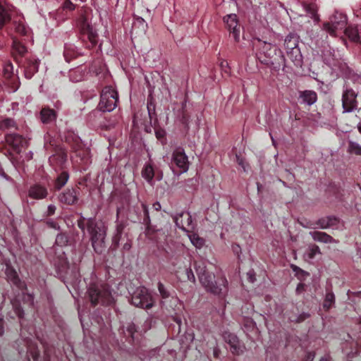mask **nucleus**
I'll use <instances>...</instances> for the list:
<instances>
[{
	"label": "nucleus",
	"mask_w": 361,
	"mask_h": 361,
	"mask_svg": "<svg viewBox=\"0 0 361 361\" xmlns=\"http://www.w3.org/2000/svg\"><path fill=\"white\" fill-rule=\"evenodd\" d=\"M88 293L92 304L108 305L113 302L111 293L105 286L94 284L90 287Z\"/></svg>",
	"instance_id": "nucleus-4"
},
{
	"label": "nucleus",
	"mask_w": 361,
	"mask_h": 361,
	"mask_svg": "<svg viewBox=\"0 0 361 361\" xmlns=\"http://www.w3.org/2000/svg\"><path fill=\"white\" fill-rule=\"evenodd\" d=\"M4 326H3V321L2 319H0V336H1L4 334Z\"/></svg>",
	"instance_id": "nucleus-50"
},
{
	"label": "nucleus",
	"mask_w": 361,
	"mask_h": 361,
	"mask_svg": "<svg viewBox=\"0 0 361 361\" xmlns=\"http://www.w3.org/2000/svg\"><path fill=\"white\" fill-rule=\"evenodd\" d=\"M147 110H148V114L151 117V115L152 114V111L154 110V105L151 102L148 103V104H147Z\"/></svg>",
	"instance_id": "nucleus-44"
},
{
	"label": "nucleus",
	"mask_w": 361,
	"mask_h": 361,
	"mask_svg": "<svg viewBox=\"0 0 361 361\" xmlns=\"http://www.w3.org/2000/svg\"><path fill=\"white\" fill-rule=\"evenodd\" d=\"M346 25V16L336 11L330 17L329 22L323 24V30L331 36H336L338 31L345 29Z\"/></svg>",
	"instance_id": "nucleus-6"
},
{
	"label": "nucleus",
	"mask_w": 361,
	"mask_h": 361,
	"mask_svg": "<svg viewBox=\"0 0 361 361\" xmlns=\"http://www.w3.org/2000/svg\"><path fill=\"white\" fill-rule=\"evenodd\" d=\"M13 54H18L20 56H23L26 51V47L16 39H13Z\"/></svg>",
	"instance_id": "nucleus-29"
},
{
	"label": "nucleus",
	"mask_w": 361,
	"mask_h": 361,
	"mask_svg": "<svg viewBox=\"0 0 361 361\" xmlns=\"http://www.w3.org/2000/svg\"><path fill=\"white\" fill-rule=\"evenodd\" d=\"M87 229L91 235L92 244L97 252H102L104 247L106 227L102 221L96 222L90 219L87 221Z\"/></svg>",
	"instance_id": "nucleus-1"
},
{
	"label": "nucleus",
	"mask_w": 361,
	"mask_h": 361,
	"mask_svg": "<svg viewBox=\"0 0 361 361\" xmlns=\"http://www.w3.org/2000/svg\"><path fill=\"white\" fill-rule=\"evenodd\" d=\"M256 46L258 49L257 56L262 62L267 63V59H271L276 54V48L270 43L258 40Z\"/></svg>",
	"instance_id": "nucleus-9"
},
{
	"label": "nucleus",
	"mask_w": 361,
	"mask_h": 361,
	"mask_svg": "<svg viewBox=\"0 0 361 361\" xmlns=\"http://www.w3.org/2000/svg\"><path fill=\"white\" fill-rule=\"evenodd\" d=\"M55 209H56V207L54 204H49V207H48V212H49V214H52L54 213L55 212Z\"/></svg>",
	"instance_id": "nucleus-46"
},
{
	"label": "nucleus",
	"mask_w": 361,
	"mask_h": 361,
	"mask_svg": "<svg viewBox=\"0 0 361 361\" xmlns=\"http://www.w3.org/2000/svg\"><path fill=\"white\" fill-rule=\"evenodd\" d=\"M320 254V250L317 245H310L305 253L304 254V258L305 260H311L315 257L316 255Z\"/></svg>",
	"instance_id": "nucleus-27"
},
{
	"label": "nucleus",
	"mask_w": 361,
	"mask_h": 361,
	"mask_svg": "<svg viewBox=\"0 0 361 361\" xmlns=\"http://www.w3.org/2000/svg\"><path fill=\"white\" fill-rule=\"evenodd\" d=\"M142 176L151 185H153V178L155 176L157 180H161L163 178L161 172L155 173L152 163H146L142 170Z\"/></svg>",
	"instance_id": "nucleus-14"
},
{
	"label": "nucleus",
	"mask_w": 361,
	"mask_h": 361,
	"mask_svg": "<svg viewBox=\"0 0 361 361\" xmlns=\"http://www.w3.org/2000/svg\"><path fill=\"white\" fill-rule=\"evenodd\" d=\"M334 302V294L331 293H328L326 295V298H325V300H324V302L323 304L324 308H325L326 310L329 309L332 306Z\"/></svg>",
	"instance_id": "nucleus-34"
},
{
	"label": "nucleus",
	"mask_w": 361,
	"mask_h": 361,
	"mask_svg": "<svg viewBox=\"0 0 361 361\" xmlns=\"http://www.w3.org/2000/svg\"><path fill=\"white\" fill-rule=\"evenodd\" d=\"M16 61L18 63H21V61H20L18 59H16Z\"/></svg>",
	"instance_id": "nucleus-61"
},
{
	"label": "nucleus",
	"mask_w": 361,
	"mask_h": 361,
	"mask_svg": "<svg viewBox=\"0 0 361 361\" xmlns=\"http://www.w3.org/2000/svg\"><path fill=\"white\" fill-rule=\"evenodd\" d=\"M222 283H223L224 286H225L226 281L225 279H222Z\"/></svg>",
	"instance_id": "nucleus-56"
},
{
	"label": "nucleus",
	"mask_w": 361,
	"mask_h": 361,
	"mask_svg": "<svg viewBox=\"0 0 361 361\" xmlns=\"http://www.w3.org/2000/svg\"><path fill=\"white\" fill-rule=\"evenodd\" d=\"M165 132L163 130L156 131V136L158 139H161L164 137Z\"/></svg>",
	"instance_id": "nucleus-43"
},
{
	"label": "nucleus",
	"mask_w": 361,
	"mask_h": 361,
	"mask_svg": "<svg viewBox=\"0 0 361 361\" xmlns=\"http://www.w3.org/2000/svg\"><path fill=\"white\" fill-rule=\"evenodd\" d=\"M358 130H359L360 133H361V123H360L358 125Z\"/></svg>",
	"instance_id": "nucleus-55"
},
{
	"label": "nucleus",
	"mask_w": 361,
	"mask_h": 361,
	"mask_svg": "<svg viewBox=\"0 0 361 361\" xmlns=\"http://www.w3.org/2000/svg\"><path fill=\"white\" fill-rule=\"evenodd\" d=\"M303 288V284L302 283H300L298 287H297V291L298 292H300L301 289Z\"/></svg>",
	"instance_id": "nucleus-53"
},
{
	"label": "nucleus",
	"mask_w": 361,
	"mask_h": 361,
	"mask_svg": "<svg viewBox=\"0 0 361 361\" xmlns=\"http://www.w3.org/2000/svg\"><path fill=\"white\" fill-rule=\"evenodd\" d=\"M300 98L304 104L312 105L316 102L317 96L314 91L305 90L300 93Z\"/></svg>",
	"instance_id": "nucleus-23"
},
{
	"label": "nucleus",
	"mask_w": 361,
	"mask_h": 361,
	"mask_svg": "<svg viewBox=\"0 0 361 361\" xmlns=\"http://www.w3.org/2000/svg\"><path fill=\"white\" fill-rule=\"evenodd\" d=\"M6 141L16 149L20 147H23L27 143V141L21 135L15 133L8 134L6 136Z\"/></svg>",
	"instance_id": "nucleus-16"
},
{
	"label": "nucleus",
	"mask_w": 361,
	"mask_h": 361,
	"mask_svg": "<svg viewBox=\"0 0 361 361\" xmlns=\"http://www.w3.org/2000/svg\"><path fill=\"white\" fill-rule=\"evenodd\" d=\"M4 77L7 80V85L10 87L11 91L16 92L18 87V77L13 73V66L11 62H6L3 69Z\"/></svg>",
	"instance_id": "nucleus-11"
},
{
	"label": "nucleus",
	"mask_w": 361,
	"mask_h": 361,
	"mask_svg": "<svg viewBox=\"0 0 361 361\" xmlns=\"http://www.w3.org/2000/svg\"><path fill=\"white\" fill-rule=\"evenodd\" d=\"M303 319H304V318H303V317H302V318H299L297 321H298V322H300V321H302V320H303Z\"/></svg>",
	"instance_id": "nucleus-59"
},
{
	"label": "nucleus",
	"mask_w": 361,
	"mask_h": 361,
	"mask_svg": "<svg viewBox=\"0 0 361 361\" xmlns=\"http://www.w3.org/2000/svg\"><path fill=\"white\" fill-rule=\"evenodd\" d=\"M320 361H329L326 358H322Z\"/></svg>",
	"instance_id": "nucleus-57"
},
{
	"label": "nucleus",
	"mask_w": 361,
	"mask_h": 361,
	"mask_svg": "<svg viewBox=\"0 0 361 361\" xmlns=\"http://www.w3.org/2000/svg\"><path fill=\"white\" fill-rule=\"evenodd\" d=\"M191 243L197 249H201L204 245V240L197 234L192 233L188 235Z\"/></svg>",
	"instance_id": "nucleus-30"
},
{
	"label": "nucleus",
	"mask_w": 361,
	"mask_h": 361,
	"mask_svg": "<svg viewBox=\"0 0 361 361\" xmlns=\"http://www.w3.org/2000/svg\"><path fill=\"white\" fill-rule=\"evenodd\" d=\"M52 146H53V145L51 142L49 144H48L46 142L44 144V147H45L46 149H47V150L50 149Z\"/></svg>",
	"instance_id": "nucleus-51"
},
{
	"label": "nucleus",
	"mask_w": 361,
	"mask_h": 361,
	"mask_svg": "<svg viewBox=\"0 0 361 361\" xmlns=\"http://www.w3.org/2000/svg\"><path fill=\"white\" fill-rule=\"evenodd\" d=\"M47 195V189L41 185H35L29 190V196L34 199H42L45 197Z\"/></svg>",
	"instance_id": "nucleus-18"
},
{
	"label": "nucleus",
	"mask_w": 361,
	"mask_h": 361,
	"mask_svg": "<svg viewBox=\"0 0 361 361\" xmlns=\"http://www.w3.org/2000/svg\"><path fill=\"white\" fill-rule=\"evenodd\" d=\"M63 6L65 8L68 9L70 11H72L75 8V6L70 1H66L64 3Z\"/></svg>",
	"instance_id": "nucleus-41"
},
{
	"label": "nucleus",
	"mask_w": 361,
	"mask_h": 361,
	"mask_svg": "<svg viewBox=\"0 0 361 361\" xmlns=\"http://www.w3.org/2000/svg\"><path fill=\"white\" fill-rule=\"evenodd\" d=\"M68 243L67 237L63 234H59L56 236V243L60 246H63Z\"/></svg>",
	"instance_id": "nucleus-38"
},
{
	"label": "nucleus",
	"mask_w": 361,
	"mask_h": 361,
	"mask_svg": "<svg viewBox=\"0 0 361 361\" xmlns=\"http://www.w3.org/2000/svg\"><path fill=\"white\" fill-rule=\"evenodd\" d=\"M118 101L117 91L111 86L105 87L101 93L98 109L103 112H110L116 107Z\"/></svg>",
	"instance_id": "nucleus-3"
},
{
	"label": "nucleus",
	"mask_w": 361,
	"mask_h": 361,
	"mask_svg": "<svg viewBox=\"0 0 361 361\" xmlns=\"http://www.w3.org/2000/svg\"><path fill=\"white\" fill-rule=\"evenodd\" d=\"M16 314L19 317H21L23 314V312L21 309L20 308H16Z\"/></svg>",
	"instance_id": "nucleus-49"
},
{
	"label": "nucleus",
	"mask_w": 361,
	"mask_h": 361,
	"mask_svg": "<svg viewBox=\"0 0 361 361\" xmlns=\"http://www.w3.org/2000/svg\"><path fill=\"white\" fill-rule=\"evenodd\" d=\"M237 160H238V164L242 166V167L243 168L244 170H245L243 160L240 159L239 157H237Z\"/></svg>",
	"instance_id": "nucleus-52"
},
{
	"label": "nucleus",
	"mask_w": 361,
	"mask_h": 361,
	"mask_svg": "<svg viewBox=\"0 0 361 361\" xmlns=\"http://www.w3.org/2000/svg\"><path fill=\"white\" fill-rule=\"evenodd\" d=\"M328 226V224H326L324 221L322 222H319L318 223V226H317V228H325Z\"/></svg>",
	"instance_id": "nucleus-47"
},
{
	"label": "nucleus",
	"mask_w": 361,
	"mask_h": 361,
	"mask_svg": "<svg viewBox=\"0 0 361 361\" xmlns=\"http://www.w3.org/2000/svg\"><path fill=\"white\" fill-rule=\"evenodd\" d=\"M132 303L136 307L149 309L153 306L154 300L147 288H140L132 296Z\"/></svg>",
	"instance_id": "nucleus-7"
},
{
	"label": "nucleus",
	"mask_w": 361,
	"mask_h": 361,
	"mask_svg": "<svg viewBox=\"0 0 361 361\" xmlns=\"http://www.w3.org/2000/svg\"><path fill=\"white\" fill-rule=\"evenodd\" d=\"M63 55L66 61L68 62L72 58L76 56V53L75 52L74 49L72 46H66L65 47Z\"/></svg>",
	"instance_id": "nucleus-33"
},
{
	"label": "nucleus",
	"mask_w": 361,
	"mask_h": 361,
	"mask_svg": "<svg viewBox=\"0 0 361 361\" xmlns=\"http://www.w3.org/2000/svg\"><path fill=\"white\" fill-rule=\"evenodd\" d=\"M83 30L91 44L95 45L97 42V33L96 31L88 24L86 25L85 28L83 27Z\"/></svg>",
	"instance_id": "nucleus-28"
},
{
	"label": "nucleus",
	"mask_w": 361,
	"mask_h": 361,
	"mask_svg": "<svg viewBox=\"0 0 361 361\" xmlns=\"http://www.w3.org/2000/svg\"><path fill=\"white\" fill-rule=\"evenodd\" d=\"M224 22L226 24L227 29L236 42L240 41V26L238 22V18L236 14H228L224 17Z\"/></svg>",
	"instance_id": "nucleus-10"
},
{
	"label": "nucleus",
	"mask_w": 361,
	"mask_h": 361,
	"mask_svg": "<svg viewBox=\"0 0 361 361\" xmlns=\"http://www.w3.org/2000/svg\"><path fill=\"white\" fill-rule=\"evenodd\" d=\"M279 57L281 59L282 61H285V57H284L283 54H282V53L281 51H280Z\"/></svg>",
	"instance_id": "nucleus-54"
},
{
	"label": "nucleus",
	"mask_w": 361,
	"mask_h": 361,
	"mask_svg": "<svg viewBox=\"0 0 361 361\" xmlns=\"http://www.w3.org/2000/svg\"><path fill=\"white\" fill-rule=\"evenodd\" d=\"M6 275L8 279L12 281L13 283H17L18 281V278L16 272L10 268H7L6 269Z\"/></svg>",
	"instance_id": "nucleus-37"
},
{
	"label": "nucleus",
	"mask_w": 361,
	"mask_h": 361,
	"mask_svg": "<svg viewBox=\"0 0 361 361\" xmlns=\"http://www.w3.org/2000/svg\"><path fill=\"white\" fill-rule=\"evenodd\" d=\"M172 164L176 166L181 173H185L188 170L189 161L184 149L181 147L175 149L172 154Z\"/></svg>",
	"instance_id": "nucleus-8"
},
{
	"label": "nucleus",
	"mask_w": 361,
	"mask_h": 361,
	"mask_svg": "<svg viewBox=\"0 0 361 361\" xmlns=\"http://www.w3.org/2000/svg\"><path fill=\"white\" fill-rule=\"evenodd\" d=\"M158 289L163 298H166L169 297V293L162 283H159Z\"/></svg>",
	"instance_id": "nucleus-39"
},
{
	"label": "nucleus",
	"mask_w": 361,
	"mask_h": 361,
	"mask_svg": "<svg viewBox=\"0 0 361 361\" xmlns=\"http://www.w3.org/2000/svg\"><path fill=\"white\" fill-rule=\"evenodd\" d=\"M345 33L350 40L355 42H361V35L357 27H348L345 29Z\"/></svg>",
	"instance_id": "nucleus-24"
},
{
	"label": "nucleus",
	"mask_w": 361,
	"mask_h": 361,
	"mask_svg": "<svg viewBox=\"0 0 361 361\" xmlns=\"http://www.w3.org/2000/svg\"><path fill=\"white\" fill-rule=\"evenodd\" d=\"M78 189H68L60 196V201L62 203H75L79 200Z\"/></svg>",
	"instance_id": "nucleus-17"
},
{
	"label": "nucleus",
	"mask_w": 361,
	"mask_h": 361,
	"mask_svg": "<svg viewBox=\"0 0 361 361\" xmlns=\"http://www.w3.org/2000/svg\"><path fill=\"white\" fill-rule=\"evenodd\" d=\"M195 269L201 283L208 291L214 294H219L221 292V288L214 281V274L207 271L204 263L197 265Z\"/></svg>",
	"instance_id": "nucleus-5"
},
{
	"label": "nucleus",
	"mask_w": 361,
	"mask_h": 361,
	"mask_svg": "<svg viewBox=\"0 0 361 361\" xmlns=\"http://www.w3.org/2000/svg\"><path fill=\"white\" fill-rule=\"evenodd\" d=\"M186 274H187V277H188V279L192 282H195V275L192 271V269H188L186 270Z\"/></svg>",
	"instance_id": "nucleus-40"
},
{
	"label": "nucleus",
	"mask_w": 361,
	"mask_h": 361,
	"mask_svg": "<svg viewBox=\"0 0 361 361\" xmlns=\"http://www.w3.org/2000/svg\"><path fill=\"white\" fill-rule=\"evenodd\" d=\"M348 152L356 155H361V145L356 142L350 141Z\"/></svg>",
	"instance_id": "nucleus-32"
},
{
	"label": "nucleus",
	"mask_w": 361,
	"mask_h": 361,
	"mask_svg": "<svg viewBox=\"0 0 361 361\" xmlns=\"http://www.w3.org/2000/svg\"><path fill=\"white\" fill-rule=\"evenodd\" d=\"M36 357H37V355H35H35H33V357H34V359H36Z\"/></svg>",
	"instance_id": "nucleus-60"
},
{
	"label": "nucleus",
	"mask_w": 361,
	"mask_h": 361,
	"mask_svg": "<svg viewBox=\"0 0 361 361\" xmlns=\"http://www.w3.org/2000/svg\"><path fill=\"white\" fill-rule=\"evenodd\" d=\"M41 120L44 123H49L55 121L56 113L49 108H43L41 111Z\"/></svg>",
	"instance_id": "nucleus-21"
},
{
	"label": "nucleus",
	"mask_w": 361,
	"mask_h": 361,
	"mask_svg": "<svg viewBox=\"0 0 361 361\" xmlns=\"http://www.w3.org/2000/svg\"><path fill=\"white\" fill-rule=\"evenodd\" d=\"M314 358V354L312 353H308L305 357V361H313Z\"/></svg>",
	"instance_id": "nucleus-45"
},
{
	"label": "nucleus",
	"mask_w": 361,
	"mask_h": 361,
	"mask_svg": "<svg viewBox=\"0 0 361 361\" xmlns=\"http://www.w3.org/2000/svg\"><path fill=\"white\" fill-rule=\"evenodd\" d=\"M357 94L353 90H345L343 94V112H350L357 107Z\"/></svg>",
	"instance_id": "nucleus-12"
},
{
	"label": "nucleus",
	"mask_w": 361,
	"mask_h": 361,
	"mask_svg": "<svg viewBox=\"0 0 361 361\" xmlns=\"http://www.w3.org/2000/svg\"><path fill=\"white\" fill-rule=\"evenodd\" d=\"M322 56L324 61L329 66L334 65L337 60L335 51L329 45L325 47L324 50L322 51Z\"/></svg>",
	"instance_id": "nucleus-19"
},
{
	"label": "nucleus",
	"mask_w": 361,
	"mask_h": 361,
	"mask_svg": "<svg viewBox=\"0 0 361 361\" xmlns=\"http://www.w3.org/2000/svg\"><path fill=\"white\" fill-rule=\"evenodd\" d=\"M14 28L17 33L20 35H27L30 33V28L25 24L22 18L14 21Z\"/></svg>",
	"instance_id": "nucleus-25"
},
{
	"label": "nucleus",
	"mask_w": 361,
	"mask_h": 361,
	"mask_svg": "<svg viewBox=\"0 0 361 361\" xmlns=\"http://www.w3.org/2000/svg\"><path fill=\"white\" fill-rule=\"evenodd\" d=\"M157 205L158 206V207H156V209L157 210V209H159L161 207V204H157Z\"/></svg>",
	"instance_id": "nucleus-58"
},
{
	"label": "nucleus",
	"mask_w": 361,
	"mask_h": 361,
	"mask_svg": "<svg viewBox=\"0 0 361 361\" xmlns=\"http://www.w3.org/2000/svg\"><path fill=\"white\" fill-rule=\"evenodd\" d=\"M291 268L300 279H304L305 276L309 275L308 273L305 272L295 265H291Z\"/></svg>",
	"instance_id": "nucleus-36"
},
{
	"label": "nucleus",
	"mask_w": 361,
	"mask_h": 361,
	"mask_svg": "<svg viewBox=\"0 0 361 361\" xmlns=\"http://www.w3.org/2000/svg\"><path fill=\"white\" fill-rule=\"evenodd\" d=\"M39 61L35 58L26 59L23 62V67L26 78H31L38 71Z\"/></svg>",
	"instance_id": "nucleus-15"
},
{
	"label": "nucleus",
	"mask_w": 361,
	"mask_h": 361,
	"mask_svg": "<svg viewBox=\"0 0 361 361\" xmlns=\"http://www.w3.org/2000/svg\"><path fill=\"white\" fill-rule=\"evenodd\" d=\"M10 20V16L5 8V0H0V29Z\"/></svg>",
	"instance_id": "nucleus-26"
},
{
	"label": "nucleus",
	"mask_w": 361,
	"mask_h": 361,
	"mask_svg": "<svg viewBox=\"0 0 361 361\" xmlns=\"http://www.w3.org/2000/svg\"><path fill=\"white\" fill-rule=\"evenodd\" d=\"M66 161V154L61 149L58 150L55 154L49 157V162L54 166H61Z\"/></svg>",
	"instance_id": "nucleus-22"
},
{
	"label": "nucleus",
	"mask_w": 361,
	"mask_h": 361,
	"mask_svg": "<svg viewBox=\"0 0 361 361\" xmlns=\"http://www.w3.org/2000/svg\"><path fill=\"white\" fill-rule=\"evenodd\" d=\"M247 276H248V278H249V280L251 281V282H254L255 281V277H254V274L252 271H250L247 273Z\"/></svg>",
	"instance_id": "nucleus-48"
},
{
	"label": "nucleus",
	"mask_w": 361,
	"mask_h": 361,
	"mask_svg": "<svg viewBox=\"0 0 361 361\" xmlns=\"http://www.w3.org/2000/svg\"><path fill=\"white\" fill-rule=\"evenodd\" d=\"M314 240L324 243H337V241L326 233L321 231L310 233Z\"/></svg>",
	"instance_id": "nucleus-20"
},
{
	"label": "nucleus",
	"mask_w": 361,
	"mask_h": 361,
	"mask_svg": "<svg viewBox=\"0 0 361 361\" xmlns=\"http://www.w3.org/2000/svg\"><path fill=\"white\" fill-rule=\"evenodd\" d=\"M68 179V173L66 172L61 173L56 179L54 187L56 189H60L66 183Z\"/></svg>",
	"instance_id": "nucleus-31"
},
{
	"label": "nucleus",
	"mask_w": 361,
	"mask_h": 361,
	"mask_svg": "<svg viewBox=\"0 0 361 361\" xmlns=\"http://www.w3.org/2000/svg\"><path fill=\"white\" fill-rule=\"evenodd\" d=\"M298 43V37L293 34L286 36L283 43L287 56L298 66H301L302 63V56Z\"/></svg>",
	"instance_id": "nucleus-2"
},
{
	"label": "nucleus",
	"mask_w": 361,
	"mask_h": 361,
	"mask_svg": "<svg viewBox=\"0 0 361 361\" xmlns=\"http://www.w3.org/2000/svg\"><path fill=\"white\" fill-rule=\"evenodd\" d=\"M181 216H185L186 218V222L188 226L191 225L192 219H191V216L189 214V213L182 214Z\"/></svg>",
	"instance_id": "nucleus-42"
},
{
	"label": "nucleus",
	"mask_w": 361,
	"mask_h": 361,
	"mask_svg": "<svg viewBox=\"0 0 361 361\" xmlns=\"http://www.w3.org/2000/svg\"><path fill=\"white\" fill-rule=\"evenodd\" d=\"M14 127V121L11 118H6L0 121V129L7 130Z\"/></svg>",
	"instance_id": "nucleus-35"
},
{
	"label": "nucleus",
	"mask_w": 361,
	"mask_h": 361,
	"mask_svg": "<svg viewBox=\"0 0 361 361\" xmlns=\"http://www.w3.org/2000/svg\"><path fill=\"white\" fill-rule=\"evenodd\" d=\"M225 341L229 345L230 349L233 354L240 355L245 351V346L241 343L238 337L231 333H225L224 335Z\"/></svg>",
	"instance_id": "nucleus-13"
}]
</instances>
